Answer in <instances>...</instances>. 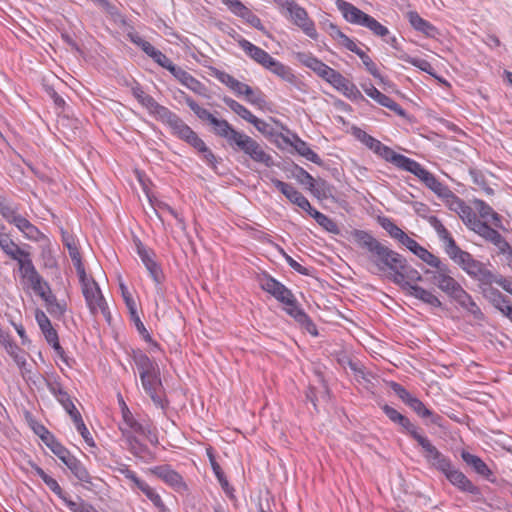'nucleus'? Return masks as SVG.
Returning a JSON list of instances; mask_svg holds the SVG:
<instances>
[{"instance_id": "f257e3e1", "label": "nucleus", "mask_w": 512, "mask_h": 512, "mask_svg": "<svg viewBox=\"0 0 512 512\" xmlns=\"http://www.w3.org/2000/svg\"><path fill=\"white\" fill-rule=\"evenodd\" d=\"M351 235L358 247L365 251L367 259L377 272L391 273L402 263V255L376 239L369 231L354 229Z\"/></svg>"}, {"instance_id": "f03ea898", "label": "nucleus", "mask_w": 512, "mask_h": 512, "mask_svg": "<svg viewBox=\"0 0 512 512\" xmlns=\"http://www.w3.org/2000/svg\"><path fill=\"white\" fill-rule=\"evenodd\" d=\"M262 290L271 294L278 302L285 305V312L312 336L318 335V330L312 319L299 306L296 297L290 289L270 275L265 274L259 280Z\"/></svg>"}, {"instance_id": "7ed1b4c3", "label": "nucleus", "mask_w": 512, "mask_h": 512, "mask_svg": "<svg viewBox=\"0 0 512 512\" xmlns=\"http://www.w3.org/2000/svg\"><path fill=\"white\" fill-rule=\"evenodd\" d=\"M458 215L467 228L492 243L499 253L505 256L508 265H512V247L496 229L481 221L467 204Z\"/></svg>"}, {"instance_id": "20e7f679", "label": "nucleus", "mask_w": 512, "mask_h": 512, "mask_svg": "<svg viewBox=\"0 0 512 512\" xmlns=\"http://www.w3.org/2000/svg\"><path fill=\"white\" fill-rule=\"evenodd\" d=\"M224 138L234 151H240L249 156L254 162L270 168L274 166L273 157L267 153L262 145L244 132L233 128L231 124L225 129Z\"/></svg>"}, {"instance_id": "39448f33", "label": "nucleus", "mask_w": 512, "mask_h": 512, "mask_svg": "<svg viewBox=\"0 0 512 512\" xmlns=\"http://www.w3.org/2000/svg\"><path fill=\"white\" fill-rule=\"evenodd\" d=\"M131 91L132 95L148 110L150 115L167 125L171 130L181 120L176 113L172 112L167 107L160 105L152 96L145 93L138 83L132 86Z\"/></svg>"}, {"instance_id": "423d86ee", "label": "nucleus", "mask_w": 512, "mask_h": 512, "mask_svg": "<svg viewBox=\"0 0 512 512\" xmlns=\"http://www.w3.org/2000/svg\"><path fill=\"white\" fill-rule=\"evenodd\" d=\"M458 264L471 278L479 282V288L491 284L492 271L485 264L473 258V256L462 250L460 247L449 256Z\"/></svg>"}, {"instance_id": "0eeeda50", "label": "nucleus", "mask_w": 512, "mask_h": 512, "mask_svg": "<svg viewBox=\"0 0 512 512\" xmlns=\"http://www.w3.org/2000/svg\"><path fill=\"white\" fill-rule=\"evenodd\" d=\"M77 274L79 276L83 296L91 314L96 315L100 312L109 320L110 312L97 282L93 278L88 277L85 270H83V273L78 272Z\"/></svg>"}, {"instance_id": "6e6552de", "label": "nucleus", "mask_w": 512, "mask_h": 512, "mask_svg": "<svg viewBox=\"0 0 512 512\" xmlns=\"http://www.w3.org/2000/svg\"><path fill=\"white\" fill-rule=\"evenodd\" d=\"M335 4L347 22L363 26L371 32H389L388 29L380 24L375 18L364 13L350 2L337 0Z\"/></svg>"}, {"instance_id": "1a4fd4ad", "label": "nucleus", "mask_w": 512, "mask_h": 512, "mask_svg": "<svg viewBox=\"0 0 512 512\" xmlns=\"http://www.w3.org/2000/svg\"><path fill=\"white\" fill-rule=\"evenodd\" d=\"M0 248L7 256L17 261L22 277L30 276L33 278L36 276V268L32 262L30 253L20 248L18 244L11 239L10 234L7 233L5 236L0 237Z\"/></svg>"}, {"instance_id": "9d476101", "label": "nucleus", "mask_w": 512, "mask_h": 512, "mask_svg": "<svg viewBox=\"0 0 512 512\" xmlns=\"http://www.w3.org/2000/svg\"><path fill=\"white\" fill-rule=\"evenodd\" d=\"M172 134L195 148L203 155L204 161L209 166L214 169L216 168L217 158L214 153L206 146L205 142L197 135V133L193 131V129L182 119L172 129Z\"/></svg>"}, {"instance_id": "9b49d317", "label": "nucleus", "mask_w": 512, "mask_h": 512, "mask_svg": "<svg viewBox=\"0 0 512 512\" xmlns=\"http://www.w3.org/2000/svg\"><path fill=\"white\" fill-rule=\"evenodd\" d=\"M425 274L431 275V282L454 301L464 291L463 287L450 275L446 264L441 265L436 271L426 270Z\"/></svg>"}, {"instance_id": "f8f14e48", "label": "nucleus", "mask_w": 512, "mask_h": 512, "mask_svg": "<svg viewBox=\"0 0 512 512\" xmlns=\"http://www.w3.org/2000/svg\"><path fill=\"white\" fill-rule=\"evenodd\" d=\"M136 251L142 263L149 272L150 277L155 283L156 293L159 296L164 295L162 283L164 280V273L161 266L155 260V253L153 250L146 248L140 240L135 242Z\"/></svg>"}, {"instance_id": "ddd939ff", "label": "nucleus", "mask_w": 512, "mask_h": 512, "mask_svg": "<svg viewBox=\"0 0 512 512\" xmlns=\"http://www.w3.org/2000/svg\"><path fill=\"white\" fill-rule=\"evenodd\" d=\"M183 99L185 100L188 107L195 113V115L203 120L207 121L213 128V133L217 136H225V129L228 128L230 124L228 121L224 119H218L212 113H210L207 109L201 107L195 100H193L189 95L185 92L180 91Z\"/></svg>"}, {"instance_id": "4468645a", "label": "nucleus", "mask_w": 512, "mask_h": 512, "mask_svg": "<svg viewBox=\"0 0 512 512\" xmlns=\"http://www.w3.org/2000/svg\"><path fill=\"white\" fill-rule=\"evenodd\" d=\"M145 393L151 398L154 405L162 410L168 406L164 397V389L160 378V371L140 379Z\"/></svg>"}, {"instance_id": "2eb2a0df", "label": "nucleus", "mask_w": 512, "mask_h": 512, "mask_svg": "<svg viewBox=\"0 0 512 512\" xmlns=\"http://www.w3.org/2000/svg\"><path fill=\"white\" fill-rule=\"evenodd\" d=\"M119 471L126 479L130 480L139 490H141L160 512H170L162 501L161 496L144 480L140 479L134 471L130 470L127 466L119 469Z\"/></svg>"}, {"instance_id": "dca6fc26", "label": "nucleus", "mask_w": 512, "mask_h": 512, "mask_svg": "<svg viewBox=\"0 0 512 512\" xmlns=\"http://www.w3.org/2000/svg\"><path fill=\"white\" fill-rule=\"evenodd\" d=\"M415 175L427 188L433 191L439 198H443L450 188L444 183L440 182L434 174L425 169L420 163L415 161L408 171Z\"/></svg>"}, {"instance_id": "f3484780", "label": "nucleus", "mask_w": 512, "mask_h": 512, "mask_svg": "<svg viewBox=\"0 0 512 512\" xmlns=\"http://www.w3.org/2000/svg\"><path fill=\"white\" fill-rule=\"evenodd\" d=\"M127 36L131 42L139 46L159 66L167 69L169 72L174 68L175 64L164 53L143 39L140 34H127Z\"/></svg>"}, {"instance_id": "a211bd4d", "label": "nucleus", "mask_w": 512, "mask_h": 512, "mask_svg": "<svg viewBox=\"0 0 512 512\" xmlns=\"http://www.w3.org/2000/svg\"><path fill=\"white\" fill-rule=\"evenodd\" d=\"M390 279L400 286L402 290L408 292L406 283L413 284V282H420L422 281V275L415 268L409 266L406 259L402 256V263L392 270Z\"/></svg>"}, {"instance_id": "6ab92c4d", "label": "nucleus", "mask_w": 512, "mask_h": 512, "mask_svg": "<svg viewBox=\"0 0 512 512\" xmlns=\"http://www.w3.org/2000/svg\"><path fill=\"white\" fill-rule=\"evenodd\" d=\"M272 184L293 204L297 205L307 213L312 208L309 200L298 191L293 185L283 182L277 178L270 177L269 174L266 175Z\"/></svg>"}, {"instance_id": "aec40b11", "label": "nucleus", "mask_w": 512, "mask_h": 512, "mask_svg": "<svg viewBox=\"0 0 512 512\" xmlns=\"http://www.w3.org/2000/svg\"><path fill=\"white\" fill-rule=\"evenodd\" d=\"M327 82L352 101L357 102L365 100L357 86L336 70L333 72V75H331Z\"/></svg>"}, {"instance_id": "412c9836", "label": "nucleus", "mask_w": 512, "mask_h": 512, "mask_svg": "<svg viewBox=\"0 0 512 512\" xmlns=\"http://www.w3.org/2000/svg\"><path fill=\"white\" fill-rule=\"evenodd\" d=\"M151 473L172 487L175 491L181 492L187 489L183 477L170 465L164 464L150 469Z\"/></svg>"}, {"instance_id": "4be33fe9", "label": "nucleus", "mask_w": 512, "mask_h": 512, "mask_svg": "<svg viewBox=\"0 0 512 512\" xmlns=\"http://www.w3.org/2000/svg\"><path fill=\"white\" fill-rule=\"evenodd\" d=\"M446 479L462 492H466L475 496L481 494L479 487L474 485L467 476L452 464L447 471L443 473Z\"/></svg>"}, {"instance_id": "5701e85b", "label": "nucleus", "mask_w": 512, "mask_h": 512, "mask_svg": "<svg viewBox=\"0 0 512 512\" xmlns=\"http://www.w3.org/2000/svg\"><path fill=\"white\" fill-rule=\"evenodd\" d=\"M285 16L289 17L290 20L301 28L304 32H313L314 31V23L309 18L306 10L294 2L288 9L283 13Z\"/></svg>"}, {"instance_id": "b1692460", "label": "nucleus", "mask_w": 512, "mask_h": 512, "mask_svg": "<svg viewBox=\"0 0 512 512\" xmlns=\"http://www.w3.org/2000/svg\"><path fill=\"white\" fill-rule=\"evenodd\" d=\"M481 293L483 297L497 310H499L504 316H506V309L512 308V304L507 296L502 294L498 289L487 284L482 286Z\"/></svg>"}, {"instance_id": "393cba45", "label": "nucleus", "mask_w": 512, "mask_h": 512, "mask_svg": "<svg viewBox=\"0 0 512 512\" xmlns=\"http://www.w3.org/2000/svg\"><path fill=\"white\" fill-rule=\"evenodd\" d=\"M131 358L138 370L140 379L160 371L158 364L139 349L132 351Z\"/></svg>"}, {"instance_id": "a878e982", "label": "nucleus", "mask_w": 512, "mask_h": 512, "mask_svg": "<svg viewBox=\"0 0 512 512\" xmlns=\"http://www.w3.org/2000/svg\"><path fill=\"white\" fill-rule=\"evenodd\" d=\"M381 408L391 422L401 426L412 438L419 433V428L413 424L408 417L398 412L395 408L388 404H384Z\"/></svg>"}, {"instance_id": "bb28decb", "label": "nucleus", "mask_w": 512, "mask_h": 512, "mask_svg": "<svg viewBox=\"0 0 512 512\" xmlns=\"http://www.w3.org/2000/svg\"><path fill=\"white\" fill-rule=\"evenodd\" d=\"M23 278L27 280L34 292L45 301L47 309L57 301L56 297L51 293L48 284L43 281L37 271L35 277L24 276Z\"/></svg>"}, {"instance_id": "cd10ccee", "label": "nucleus", "mask_w": 512, "mask_h": 512, "mask_svg": "<svg viewBox=\"0 0 512 512\" xmlns=\"http://www.w3.org/2000/svg\"><path fill=\"white\" fill-rule=\"evenodd\" d=\"M383 157L386 161L393 163L398 168L409 171L415 160L408 158L402 154L396 153L390 147L381 143L379 150L375 152Z\"/></svg>"}, {"instance_id": "c85d7f7f", "label": "nucleus", "mask_w": 512, "mask_h": 512, "mask_svg": "<svg viewBox=\"0 0 512 512\" xmlns=\"http://www.w3.org/2000/svg\"><path fill=\"white\" fill-rule=\"evenodd\" d=\"M271 73L281 78L283 81L291 84L296 88H300L301 81L293 73V70L276 59H272L266 67Z\"/></svg>"}, {"instance_id": "c756f323", "label": "nucleus", "mask_w": 512, "mask_h": 512, "mask_svg": "<svg viewBox=\"0 0 512 512\" xmlns=\"http://www.w3.org/2000/svg\"><path fill=\"white\" fill-rule=\"evenodd\" d=\"M298 59L302 64L313 70L326 81L331 77V75H333V72L335 71L333 68L329 67L312 55L299 53Z\"/></svg>"}, {"instance_id": "7c9ffc66", "label": "nucleus", "mask_w": 512, "mask_h": 512, "mask_svg": "<svg viewBox=\"0 0 512 512\" xmlns=\"http://www.w3.org/2000/svg\"><path fill=\"white\" fill-rule=\"evenodd\" d=\"M183 86L196 94L202 95L205 91L204 85L190 73L179 66H174L170 72Z\"/></svg>"}, {"instance_id": "2f4dec72", "label": "nucleus", "mask_w": 512, "mask_h": 512, "mask_svg": "<svg viewBox=\"0 0 512 512\" xmlns=\"http://www.w3.org/2000/svg\"><path fill=\"white\" fill-rule=\"evenodd\" d=\"M429 223L436 231L439 239L444 243L446 254L450 256L456 249L459 248V246L456 244L449 231L437 217L431 216L429 218Z\"/></svg>"}, {"instance_id": "473e14b6", "label": "nucleus", "mask_w": 512, "mask_h": 512, "mask_svg": "<svg viewBox=\"0 0 512 512\" xmlns=\"http://www.w3.org/2000/svg\"><path fill=\"white\" fill-rule=\"evenodd\" d=\"M406 286L408 287V294L410 296L434 308H440L442 306V302L432 291L426 290L417 284L406 283Z\"/></svg>"}, {"instance_id": "72a5a7b5", "label": "nucleus", "mask_w": 512, "mask_h": 512, "mask_svg": "<svg viewBox=\"0 0 512 512\" xmlns=\"http://www.w3.org/2000/svg\"><path fill=\"white\" fill-rule=\"evenodd\" d=\"M406 405L420 418L429 419L430 423L441 426L442 417L426 407L418 397L414 396Z\"/></svg>"}, {"instance_id": "f704fd0d", "label": "nucleus", "mask_w": 512, "mask_h": 512, "mask_svg": "<svg viewBox=\"0 0 512 512\" xmlns=\"http://www.w3.org/2000/svg\"><path fill=\"white\" fill-rule=\"evenodd\" d=\"M368 97L373 99L379 105L388 108L389 110L395 112L397 115L405 118L407 116L406 111L392 98L380 92L376 87L374 89H369Z\"/></svg>"}, {"instance_id": "c9c22d12", "label": "nucleus", "mask_w": 512, "mask_h": 512, "mask_svg": "<svg viewBox=\"0 0 512 512\" xmlns=\"http://www.w3.org/2000/svg\"><path fill=\"white\" fill-rule=\"evenodd\" d=\"M240 46L255 62L266 68L273 57L265 50L255 46L247 40H239Z\"/></svg>"}, {"instance_id": "e433bc0d", "label": "nucleus", "mask_w": 512, "mask_h": 512, "mask_svg": "<svg viewBox=\"0 0 512 512\" xmlns=\"http://www.w3.org/2000/svg\"><path fill=\"white\" fill-rule=\"evenodd\" d=\"M64 464L71 471V473L82 483L92 484V477L84 464L77 459L74 455H71Z\"/></svg>"}, {"instance_id": "4c0bfd02", "label": "nucleus", "mask_w": 512, "mask_h": 512, "mask_svg": "<svg viewBox=\"0 0 512 512\" xmlns=\"http://www.w3.org/2000/svg\"><path fill=\"white\" fill-rule=\"evenodd\" d=\"M475 207L479 213V216L488 221L491 219L492 224L499 229H505L502 223V217L493 210V208L485 201L476 199L474 201Z\"/></svg>"}, {"instance_id": "58836bf2", "label": "nucleus", "mask_w": 512, "mask_h": 512, "mask_svg": "<svg viewBox=\"0 0 512 512\" xmlns=\"http://www.w3.org/2000/svg\"><path fill=\"white\" fill-rule=\"evenodd\" d=\"M461 457L462 460L467 465H469L477 474L483 476L486 479H490L492 471L480 457L473 455L467 451H462Z\"/></svg>"}, {"instance_id": "ea45409f", "label": "nucleus", "mask_w": 512, "mask_h": 512, "mask_svg": "<svg viewBox=\"0 0 512 512\" xmlns=\"http://www.w3.org/2000/svg\"><path fill=\"white\" fill-rule=\"evenodd\" d=\"M122 434L126 439V442L129 446L130 452L139 458H146L147 456H152V453L149 451L148 447L142 444L127 428H121Z\"/></svg>"}, {"instance_id": "a19ab883", "label": "nucleus", "mask_w": 512, "mask_h": 512, "mask_svg": "<svg viewBox=\"0 0 512 512\" xmlns=\"http://www.w3.org/2000/svg\"><path fill=\"white\" fill-rule=\"evenodd\" d=\"M63 243L65 247L68 249L69 256L73 262L74 267L76 268L77 273H83V270H85V268L82 263L79 249L73 237L68 234H63Z\"/></svg>"}, {"instance_id": "79ce46f5", "label": "nucleus", "mask_w": 512, "mask_h": 512, "mask_svg": "<svg viewBox=\"0 0 512 512\" xmlns=\"http://www.w3.org/2000/svg\"><path fill=\"white\" fill-rule=\"evenodd\" d=\"M455 301L461 306V308H463L468 313L473 315L475 319H483L484 315L480 307L476 304L471 295L465 290L459 295V297Z\"/></svg>"}, {"instance_id": "37998d69", "label": "nucleus", "mask_w": 512, "mask_h": 512, "mask_svg": "<svg viewBox=\"0 0 512 512\" xmlns=\"http://www.w3.org/2000/svg\"><path fill=\"white\" fill-rule=\"evenodd\" d=\"M293 148L296 150V152L301 155L302 157L306 158L307 160L311 161L312 163H315L317 165L322 164V160L319 157L317 153H315L309 145L300 139L298 136L294 137V141L292 142Z\"/></svg>"}, {"instance_id": "c03bdc74", "label": "nucleus", "mask_w": 512, "mask_h": 512, "mask_svg": "<svg viewBox=\"0 0 512 512\" xmlns=\"http://www.w3.org/2000/svg\"><path fill=\"white\" fill-rule=\"evenodd\" d=\"M308 214L315 219V221L327 232L332 234H339L340 229L336 222L326 216L325 214L319 212L318 210L314 209L313 207L310 209Z\"/></svg>"}, {"instance_id": "a18cd8bd", "label": "nucleus", "mask_w": 512, "mask_h": 512, "mask_svg": "<svg viewBox=\"0 0 512 512\" xmlns=\"http://www.w3.org/2000/svg\"><path fill=\"white\" fill-rule=\"evenodd\" d=\"M208 456L210 460V464L212 467V470L219 481L223 491L229 498H233V491L234 489L229 485L228 480L226 479L224 472L222 471L220 465L216 462L213 454L208 450Z\"/></svg>"}, {"instance_id": "49530a36", "label": "nucleus", "mask_w": 512, "mask_h": 512, "mask_svg": "<svg viewBox=\"0 0 512 512\" xmlns=\"http://www.w3.org/2000/svg\"><path fill=\"white\" fill-rule=\"evenodd\" d=\"M413 439L417 441L418 445L423 450V457L426 462L429 463L433 458L438 456L441 452L437 449L436 446L432 444V442L421 433H417Z\"/></svg>"}, {"instance_id": "de8ad7c7", "label": "nucleus", "mask_w": 512, "mask_h": 512, "mask_svg": "<svg viewBox=\"0 0 512 512\" xmlns=\"http://www.w3.org/2000/svg\"><path fill=\"white\" fill-rule=\"evenodd\" d=\"M237 7V10L233 14H235L238 17H241L252 28L259 30L263 29L259 17L256 14H254L248 7H246L244 4L237 5Z\"/></svg>"}, {"instance_id": "09e8293b", "label": "nucleus", "mask_w": 512, "mask_h": 512, "mask_svg": "<svg viewBox=\"0 0 512 512\" xmlns=\"http://www.w3.org/2000/svg\"><path fill=\"white\" fill-rule=\"evenodd\" d=\"M124 408L122 410L123 422L127 426V428L131 429L133 432L138 434H146V426L138 422L132 413L129 411L125 403H123Z\"/></svg>"}, {"instance_id": "8fccbe9b", "label": "nucleus", "mask_w": 512, "mask_h": 512, "mask_svg": "<svg viewBox=\"0 0 512 512\" xmlns=\"http://www.w3.org/2000/svg\"><path fill=\"white\" fill-rule=\"evenodd\" d=\"M223 102L238 116L242 119L246 120L248 123L252 120L254 115L248 110L245 106L237 102L236 100L230 97H224Z\"/></svg>"}, {"instance_id": "3c124183", "label": "nucleus", "mask_w": 512, "mask_h": 512, "mask_svg": "<svg viewBox=\"0 0 512 512\" xmlns=\"http://www.w3.org/2000/svg\"><path fill=\"white\" fill-rule=\"evenodd\" d=\"M310 190L319 199H328L333 196L334 188L326 180L318 179V180H315L314 186H311Z\"/></svg>"}, {"instance_id": "603ef678", "label": "nucleus", "mask_w": 512, "mask_h": 512, "mask_svg": "<svg viewBox=\"0 0 512 512\" xmlns=\"http://www.w3.org/2000/svg\"><path fill=\"white\" fill-rule=\"evenodd\" d=\"M379 224L391 238L397 240L398 242L401 238H403V235L405 234V232L388 217H380Z\"/></svg>"}, {"instance_id": "864d4df0", "label": "nucleus", "mask_w": 512, "mask_h": 512, "mask_svg": "<svg viewBox=\"0 0 512 512\" xmlns=\"http://www.w3.org/2000/svg\"><path fill=\"white\" fill-rule=\"evenodd\" d=\"M0 214L10 224H13L19 216V206L15 203L5 200L0 203Z\"/></svg>"}, {"instance_id": "5fc2aeb1", "label": "nucleus", "mask_w": 512, "mask_h": 512, "mask_svg": "<svg viewBox=\"0 0 512 512\" xmlns=\"http://www.w3.org/2000/svg\"><path fill=\"white\" fill-rule=\"evenodd\" d=\"M414 254L419 257L423 262L427 263L429 266L434 268H439L443 263L441 260L429 252L426 248L422 247L421 245L417 248L416 251H414Z\"/></svg>"}, {"instance_id": "6e6d98bb", "label": "nucleus", "mask_w": 512, "mask_h": 512, "mask_svg": "<svg viewBox=\"0 0 512 512\" xmlns=\"http://www.w3.org/2000/svg\"><path fill=\"white\" fill-rule=\"evenodd\" d=\"M406 17L412 28L418 32H427L431 28L430 24L415 11H409Z\"/></svg>"}, {"instance_id": "4d7b16f0", "label": "nucleus", "mask_w": 512, "mask_h": 512, "mask_svg": "<svg viewBox=\"0 0 512 512\" xmlns=\"http://www.w3.org/2000/svg\"><path fill=\"white\" fill-rule=\"evenodd\" d=\"M448 208L457 214L466 206V203L451 190L442 198Z\"/></svg>"}, {"instance_id": "13d9d810", "label": "nucleus", "mask_w": 512, "mask_h": 512, "mask_svg": "<svg viewBox=\"0 0 512 512\" xmlns=\"http://www.w3.org/2000/svg\"><path fill=\"white\" fill-rule=\"evenodd\" d=\"M245 100L253 105L262 106L266 103L265 95L260 89H253L252 87H248L245 89Z\"/></svg>"}, {"instance_id": "bf43d9fd", "label": "nucleus", "mask_w": 512, "mask_h": 512, "mask_svg": "<svg viewBox=\"0 0 512 512\" xmlns=\"http://www.w3.org/2000/svg\"><path fill=\"white\" fill-rule=\"evenodd\" d=\"M6 352L13 358L19 368H23L26 364L25 352L19 348L14 342L8 344L5 348Z\"/></svg>"}, {"instance_id": "052dcab7", "label": "nucleus", "mask_w": 512, "mask_h": 512, "mask_svg": "<svg viewBox=\"0 0 512 512\" xmlns=\"http://www.w3.org/2000/svg\"><path fill=\"white\" fill-rule=\"evenodd\" d=\"M74 425H75V428L76 430L81 434L82 438L84 439V441L86 442L87 445L89 446H94L95 443H94V440L89 432V430L87 429L83 419H82V416H76L74 417V419L72 420Z\"/></svg>"}, {"instance_id": "680f3d73", "label": "nucleus", "mask_w": 512, "mask_h": 512, "mask_svg": "<svg viewBox=\"0 0 512 512\" xmlns=\"http://www.w3.org/2000/svg\"><path fill=\"white\" fill-rule=\"evenodd\" d=\"M428 464L433 469L441 473H444L445 471H447V469L450 468V466L452 465V461L450 460L449 457H447L441 452L438 456L433 458Z\"/></svg>"}, {"instance_id": "e2e57ef3", "label": "nucleus", "mask_w": 512, "mask_h": 512, "mask_svg": "<svg viewBox=\"0 0 512 512\" xmlns=\"http://www.w3.org/2000/svg\"><path fill=\"white\" fill-rule=\"evenodd\" d=\"M363 65L367 69V71L376 79H379L381 82L383 81V77L381 76L377 65L372 61V59L363 51L358 53Z\"/></svg>"}, {"instance_id": "0e129e2a", "label": "nucleus", "mask_w": 512, "mask_h": 512, "mask_svg": "<svg viewBox=\"0 0 512 512\" xmlns=\"http://www.w3.org/2000/svg\"><path fill=\"white\" fill-rule=\"evenodd\" d=\"M132 318L134 320V323H135V326L139 332V334L143 337V339L150 343L152 345V349L155 350V349H159V345L157 342L153 341L151 335L149 334V332L147 331V329L145 328L143 322L140 320L138 314L136 313V315H132Z\"/></svg>"}, {"instance_id": "69168bd1", "label": "nucleus", "mask_w": 512, "mask_h": 512, "mask_svg": "<svg viewBox=\"0 0 512 512\" xmlns=\"http://www.w3.org/2000/svg\"><path fill=\"white\" fill-rule=\"evenodd\" d=\"M391 390L398 396V398L406 405L415 395L411 394L404 386L397 382H390Z\"/></svg>"}, {"instance_id": "338daca9", "label": "nucleus", "mask_w": 512, "mask_h": 512, "mask_svg": "<svg viewBox=\"0 0 512 512\" xmlns=\"http://www.w3.org/2000/svg\"><path fill=\"white\" fill-rule=\"evenodd\" d=\"M335 40L337 41V43L343 47H345L346 49L356 53L358 55V53H361L363 52L362 49H360L358 47V45L356 44V42L352 39H350L347 34H335Z\"/></svg>"}, {"instance_id": "774afa93", "label": "nucleus", "mask_w": 512, "mask_h": 512, "mask_svg": "<svg viewBox=\"0 0 512 512\" xmlns=\"http://www.w3.org/2000/svg\"><path fill=\"white\" fill-rule=\"evenodd\" d=\"M100 7L107 14L110 15L111 19L115 23H121V24L125 25L126 21L116 5L112 4L111 2H109V0H107V5H100Z\"/></svg>"}]
</instances>
